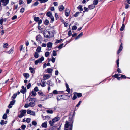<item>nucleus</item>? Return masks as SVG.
<instances>
[{
    "instance_id": "obj_8",
    "label": "nucleus",
    "mask_w": 130,
    "mask_h": 130,
    "mask_svg": "<svg viewBox=\"0 0 130 130\" xmlns=\"http://www.w3.org/2000/svg\"><path fill=\"white\" fill-rule=\"evenodd\" d=\"M42 37L40 35H37L36 36V40L38 41L41 42L42 40Z\"/></svg>"
},
{
    "instance_id": "obj_64",
    "label": "nucleus",
    "mask_w": 130,
    "mask_h": 130,
    "mask_svg": "<svg viewBox=\"0 0 130 130\" xmlns=\"http://www.w3.org/2000/svg\"><path fill=\"white\" fill-rule=\"evenodd\" d=\"M26 126L25 125H23L21 126V128L22 129H24L25 128Z\"/></svg>"
},
{
    "instance_id": "obj_37",
    "label": "nucleus",
    "mask_w": 130,
    "mask_h": 130,
    "mask_svg": "<svg viewBox=\"0 0 130 130\" xmlns=\"http://www.w3.org/2000/svg\"><path fill=\"white\" fill-rule=\"evenodd\" d=\"M7 118V115L6 114H4L3 115L2 118L3 119H6Z\"/></svg>"
},
{
    "instance_id": "obj_9",
    "label": "nucleus",
    "mask_w": 130,
    "mask_h": 130,
    "mask_svg": "<svg viewBox=\"0 0 130 130\" xmlns=\"http://www.w3.org/2000/svg\"><path fill=\"white\" fill-rule=\"evenodd\" d=\"M27 112L28 114H30L31 115H32L34 116H35V112L34 111H32L30 110H27Z\"/></svg>"
},
{
    "instance_id": "obj_13",
    "label": "nucleus",
    "mask_w": 130,
    "mask_h": 130,
    "mask_svg": "<svg viewBox=\"0 0 130 130\" xmlns=\"http://www.w3.org/2000/svg\"><path fill=\"white\" fill-rule=\"evenodd\" d=\"M123 49V47H122V43H121V44L120 45L119 48L118 50L117 53L118 54H119L120 52L122 51Z\"/></svg>"
},
{
    "instance_id": "obj_16",
    "label": "nucleus",
    "mask_w": 130,
    "mask_h": 130,
    "mask_svg": "<svg viewBox=\"0 0 130 130\" xmlns=\"http://www.w3.org/2000/svg\"><path fill=\"white\" fill-rule=\"evenodd\" d=\"M47 121L43 123L41 125L43 127L47 128Z\"/></svg>"
},
{
    "instance_id": "obj_31",
    "label": "nucleus",
    "mask_w": 130,
    "mask_h": 130,
    "mask_svg": "<svg viewBox=\"0 0 130 130\" xmlns=\"http://www.w3.org/2000/svg\"><path fill=\"white\" fill-rule=\"evenodd\" d=\"M29 69L31 73H34V70L32 67H30Z\"/></svg>"
},
{
    "instance_id": "obj_42",
    "label": "nucleus",
    "mask_w": 130,
    "mask_h": 130,
    "mask_svg": "<svg viewBox=\"0 0 130 130\" xmlns=\"http://www.w3.org/2000/svg\"><path fill=\"white\" fill-rule=\"evenodd\" d=\"M26 89H23L21 91V92L23 94L25 93L26 92Z\"/></svg>"
},
{
    "instance_id": "obj_34",
    "label": "nucleus",
    "mask_w": 130,
    "mask_h": 130,
    "mask_svg": "<svg viewBox=\"0 0 130 130\" xmlns=\"http://www.w3.org/2000/svg\"><path fill=\"white\" fill-rule=\"evenodd\" d=\"M82 6L81 5L79 6L77 8L78 9H80V11H82L83 10V9L82 8Z\"/></svg>"
},
{
    "instance_id": "obj_17",
    "label": "nucleus",
    "mask_w": 130,
    "mask_h": 130,
    "mask_svg": "<svg viewBox=\"0 0 130 130\" xmlns=\"http://www.w3.org/2000/svg\"><path fill=\"white\" fill-rule=\"evenodd\" d=\"M95 7V6L93 4H92L88 6V8L90 9H94Z\"/></svg>"
},
{
    "instance_id": "obj_30",
    "label": "nucleus",
    "mask_w": 130,
    "mask_h": 130,
    "mask_svg": "<svg viewBox=\"0 0 130 130\" xmlns=\"http://www.w3.org/2000/svg\"><path fill=\"white\" fill-rule=\"evenodd\" d=\"M23 75L24 77L26 78L29 77V74L27 73H25Z\"/></svg>"
},
{
    "instance_id": "obj_3",
    "label": "nucleus",
    "mask_w": 130,
    "mask_h": 130,
    "mask_svg": "<svg viewBox=\"0 0 130 130\" xmlns=\"http://www.w3.org/2000/svg\"><path fill=\"white\" fill-rule=\"evenodd\" d=\"M53 96V94L52 93H50V94H48L47 95L45 98L44 99H43L42 98H41V100L42 101H44L50 98H51Z\"/></svg>"
},
{
    "instance_id": "obj_1",
    "label": "nucleus",
    "mask_w": 130,
    "mask_h": 130,
    "mask_svg": "<svg viewBox=\"0 0 130 130\" xmlns=\"http://www.w3.org/2000/svg\"><path fill=\"white\" fill-rule=\"evenodd\" d=\"M73 123V120L71 124L67 121H66L64 125V130H72Z\"/></svg>"
},
{
    "instance_id": "obj_53",
    "label": "nucleus",
    "mask_w": 130,
    "mask_h": 130,
    "mask_svg": "<svg viewBox=\"0 0 130 130\" xmlns=\"http://www.w3.org/2000/svg\"><path fill=\"white\" fill-rule=\"evenodd\" d=\"M56 98L57 100L58 101L59 100H60L61 99V98L60 97V95H58L56 96Z\"/></svg>"
},
{
    "instance_id": "obj_21",
    "label": "nucleus",
    "mask_w": 130,
    "mask_h": 130,
    "mask_svg": "<svg viewBox=\"0 0 130 130\" xmlns=\"http://www.w3.org/2000/svg\"><path fill=\"white\" fill-rule=\"evenodd\" d=\"M36 94L35 92L33 91H32L30 93V95L31 96H36Z\"/></svg>"
},
{
    "instance_id": "obj_60",
    "label": "nucleus",
    "mask_w": 130,
    "mask_h": 130,
    "mask_svg": "<svg viewBox=\"0 0 130 130\" xmlns=\"http://www.w3.org/2000/svg\"><path fill=\"white\" fill-rule=\"evenodd\" d=\"M79 12H76L74 15V16L75 17H77L79 14Z\"/></svg>"
},
{
    "instance_id": "obj_36",
    "label": "nucleus",
    "mask_w": 130,
    "mask_h": 130,
    "mask_svg": "<svg viewBox=\"0 0 130 130\" xmlns=\"http://www.w3.org/2000/svg\"><path fill=\"white\" fill-rule=\"evenodd\" d=\"M75 93H76L77 96L78 97H80L82 96V94L80 93H77L76 92H75Z\"/></svg>"
},
{
    "instance_id": "obj_56",
    "label": "nucleus",
    "mask_w": 130,
    "mask_h": 130,
    "mask_svg": "<svg viewBox=\"0 0 130 130\" xmlns=\"http://www.w3.org/2000/svg\"><path fill=\"white\" fill-rule=\"evenodd\" d=\"M119 59L118 58L117 61L116 62L117 64V67H119Z\"/></svg>"
},
{
    "instance_id": "obj_20",
    "label": "nucleus",
    "mask_w": 130,
    "mask_h": 130,
    "mask_svg": "<svg viewBox=\"0 0 130 130\" xmlns=\"http://www.w3.org/2000/svg\"><path fill=\"white\" fill-rule=\"evenodd\" d=\"M59 11H61L64 9V7L63 5L59 6Z\"/></svg>"
},
{
    "instance_id": "obj_51",
    "label": "nucleus",
    "mask_w": 130,
    "mask_h": 130,
    "mask_svg": "<svg viewBox=\"0 0 130 130\" xmlns=\"http://www.w3.org/2000/svg\"><path fill=\"white\" fill-rule=\"evenodd\" d=\"M77 28V27L75 26H73L72 28V29L73 30H76Z\"/></svg>"
},
{
    "instance_id": "obj_54",
    "label": "nucleus",
    "mask_w": 130,
    "mask_h": 130,
    "mask_svg": "<svg viewBox=\"0 0 130 130\" xmlns=\"http://www.w3.org/2000/svg\"><path fill=\"white\" fill-rule=\"evenodd\" d=\"M38 2L37 1H36L34 3L33 5L34 6H36L38 5Z\"/></svg>"
},
{
    "instance_id": "obj_11",
    "label": "nucleus",
    "mask_w": 130,
    "mask_h": 130,
    "mask_svg": "<svg viewBox=\"0 0 130 130\" xmlns=\"http://www.w3.org/2000/svg\"><path fill=\"white\" fill-rule=\"evenodd\" d=\"M15 102V100H14L11 101L10 102V104L8 106V108H11L12 107V105L14 104Z\"/></svg>"
},
{
    "instance_id": "obj_57",
    "label": "nucleus",
    "mask_w": 130,
    "mask_h": 130,
    "mask_svg": "<svg viewBox=\"0 0 130 130\" xmlns=\"http://www.w3.org/2000/svg\"><path fill=\"white\" fill-rule=\"evenodd\" d=\"M55 17L56 19V20L57 19H58L59 17H58V15L57 14V13H55Z\"/></svg>"
},
{
    "instance_id": "obj_35",
    "label": "nucleus",
    "mask_w": 130,
    "mask_h": 130,
    "mask_svg": "<svg viewBox=\"0 0 130 130\" xmlns=\"http://www.w3.org/2000/svg\"><path fill=\"white\" fill-rule=\"evenodd\" d=\"M77 98V95L75 93V92L74 93V95L73 97L72 98V99L73 100H75Z\"/></svg>"
},
{
    "instance_id": "obj_15",
    "label": "nucleus",
    "mask_w": 130,
    "mask_h": 130,
    "mask_svg": "<svg viewBox=\"0 0 130 130\" xmlns=\"http://www.w3.org/2000/svg\"><path fill=\"white\" fill-rule=\"evenodd\" d=\"M46 83L45 82L41 80L40 83V85L42 87H44L46 85Z\"/></svg>"
},
{
    "instance_id": "obj_45",
    "label": "nucleus",
    "mask_w": 130,
    "mask_h": 130,
    "mask_svg": "<svg viewBox=\"0 0 130 130\" xmlns=\"http://www.w3.org/2000/svg\"><path fill=\"white\" fill-rule=\"evenodd\" d=\"M34 91L35 92H38V91H39V89L37 87H35L34 88Z\"/></svg>"
},
{
    "instance_id": "obj_7",
    "label": "nucleus",
    "mask_w": 130,
    "mask_h": 130,
    "mask_svg": "<svg viewBox=\"0 0 130 130\" xmlns=\"http://www.w3.org/2000/svg\"><path fill=\"white\" fill-rule=\"evenodd\" d=\"M21 113L20 114L18 115V117L21 118L24 116V115L26 113V111L25 110H22L20 111Z\"/></svg>"
},
{
    "instance_id": "obj_22",
    "label": "nucleus",
    "mask_w": 130,
    "mask_h": 130,
    "mask_svg": "<svg viewBox=\"0 0 130 130\" xmlns=\"http://www.w3.org/2000/svg\"><path fill=\"white\" fill-rule=\"evenodd\" d=\"M52 43L50 42L48 43L47 44V46L48 48H51L52 46Z\"/></svg>"
},
{
    "instance_id": "obj_44",
    "label": "nucleus",
    "mask_w": 130,
    "mask_h": 130,
    "mask_svg": "<svg viewBox=\"0 0 130 130\" xmlns=\"http://www.w3.org/2000/svg\"><path fill=\"white\" fill-rule=\"evenodd\" d=\"M32 125H34V126L36 125H37V122L35 121H33L32 122Z\"/></svg>"
},
{
    "instance_id": "obj_55",
    "label": "nucleus",
    "mask_w": 130,
    "mask_h": 130,
    "mask_svg": "<svg viewBox=\"0 0 130 130\" xmlns=\"http://www.w3.org/2000/svg\"><path fill=\"white\" fill-rule=\"evenodd\" d=\"M51 60L53 63H54L55 61V59L54 58L52 57Z\"/></svg>"
},
{
    "instance_id": "obj_46",
    "label": "nucleus",
    "mask_w": 130,
    "mask_h": 130,
    "mask_svg": "<svg viewBox=\"0 0 130 130\" xmlns=\"http://www.w3.org/2000/svg\"><path fill=\"white\" fill-rule=\"evenodd\" d=\"M50 53L48 52H46L45 54V55L46 57H47L49 55Z\"/></svg>"
},
{
    "instance_id": "obj_26",
    "label": "nucleus",
    "mask_w": 130,
    "mask_h": 130,
    "mask_svg": "<svg viewBox=\"0 0 130 130\" xmlns=\"http://www.w3.org/2000/svg\"><path fill=\"white\" fill-rule=\"evenodd\" d=\"M98 3V0H94L93 2V5H97Z\"/></svg>"
},
{
    "instance_id": "obj_40",
    "label": "nucleus",
    "mask_w": 130,
    "mask_h": 130,
    "mask_svg": "<svg viewBox=\"0 0 130 130\" xmlns=\"http://www.w3.org/2000/svg\"><path fill=\"white\" fill-rule=\"evenodd\" d=\"M38 94L40 96H42L44 95L43 93L41 92H38Z\"/></svg>"
},
{
    "instance_id": "obj_2",
    "label": "nucleus",
    "mask_w": 130,
    "mask_h": 130,
    "mask_svg": "<svg viewBox=\"0 0 130 130\" xmlns=\"http://www.w3.org/2000/svg\"><path fill=\"white\" fill-rule=\"evenodd\" d=\"M60 119L59 117H56L53 119L52 121H50L49 122V124L51 126H53L54 125V124L56 122L58 121Z\"/></svg>"
},
{
    "instance_id": "obj_29",
    "label": "nucleus",
    "mask_w": 130,
    "mask_h": 130,
    "mask_svg": "<svg viewBox=\"0 0 130 130\" xmlns=\"http://www.w3.org/2000/svg\"><path fill=\"white\" fill-rule=\"evenodd\" d=\"M46 15L48 17H50L52 16L51 12H47Z\"/></svg>"
},
{
    "instance_id": "obj_39",
    "label": "nucleus",
    "mask_w": 130,
    "mask_h": 130,
    "mask_svg": "<svg viewBox=\"0 0 130 130\" xmlns=\"http://www.w3.org/2000/svg\"><path fill=\"white\" fill-rule=\"evenodd\" d=\"M39 18L38 17H35L34 18V20L36 22H37L39 21Z\"/></svg>"
},
{
    "instance_id": "obj_27",
    "label": "nucleus",
    "mask_w": 130,
    "mask_h": 130,
    "mask_svg": "<svg viewBox=\"0 0 130 130\" xmlns=\"http://www.w3.org/2000/svg\"><path fill=\"white\" fill-rule=\"evenodd\" d=\"M41 50V47H38L36 49V51L38 52H40Z\"/></svg>"
},
{
    "instance_id": "obj_23",
    "label": "nucleus",
    "mask_w": 130,
    "mask_h": 130,
    "mask_svg": "<svg viewBox=\"0 0 130 130\" xmlns=\"http://www.w3.org/2000/svg\"><path fill=\"white\" fill-rule=\"evenodd\" d=\"M53 70V69H52L51 68H49L47 69V72L49 73H52Z\"/></svg>"
},
{
    "instance_id": "obj_32",
    "label": "nucleus",
    "mask_w": 130,
    "mask_h": 130,
    "mask_svg": "<svg viewBox=\"0 0 130 130\" xmlns=\"http://www.w3.org/2000/svg\"><path fill=\"white\" fill-rule=\"evenodd\" d=\"M46 112L48 113L52 114L53 113V111L51 110H46Z\"/></svg>"
},
{
    "instance_id": "obj_61",
    "label": "nucleus",
    "mask_w": 130,
    "mask_h": 130,
    "mask_svg": "<svg viewBox=\"0 0 130 130\" xmlns=\"http://www.w3.org/2000/svg\"><path fill=\"white\" fill-rule=\"evenodd\" d=\"M25 9L24 8H22L20 9V12H21L23 13L24 12Z\"/></svg>"
},
{
    "instance_id": "obj_18",
    "label": "nucleus",
    "mask_w": 130,
    "mask_h": 130,
    "mask_svg": "<svg viewBox=\"0 0 130 130\" xmlns=\"http://www.w3.org/2000/svg\"><path fill=\"white\" fill-rule=\"evenodd\" d=\"M7 122V121H4V120H2L1 121L0 124L1 125H2L6 124Z\"/></svg>"
},
{
    "instance_id": "obj_58",
    "label": "nucleus",
    "mask_w": 130,
    "mask_h": 130,
    "mask_svg": "<svg viewBox=\"0 0 130 130\" xmlns=\"http://www.w3.org/2000/svg\"><path fill=\"white\" fill-rule=\"evenodd\" d=\"M13 49H11L8 52L9 54H11L12 53H13Z\"/></svg>"
},
{
    "instance_id": "obj_63",
    "label": "nucleus",
    "mask_w": 130,
    "mask_h": 130,
    "mask_svg": "<svg viewBox=\"0 0 130 130\" xmlns=\"http://www.w3.org/2000/svg\"><path fill=\"white\" fill-rule=\"evenodd\" d=\"M82 102V101H79L78 103L76 105V107H78L80 105L81 103Z\"/></svg>"
},
{
    "instance_id": "obj_24",
    "label": "nucleus",
    "mask_w": 130,
    "mask_h": 130,
    "mask_svg": "<svg viewBox=\"0 0 130 130\" xmlns=\"http://www.w3.org/2000/svg\"><path fill=\"white\" fill-rule=\"evenodd\" d=\"M29 106L31 107H33L35 105V104L33 102H31L29 103Z\"/></svg>"
},
{
    "instance_id": "obj_33",
    "label": "nucleus",
    "mask_w": 130,
    "mask_h": 130,
    "mask_svg": "<svg viewBox=\"0 0 130 130\" xmlns=\"http://www.w3.org/2000/svg\"><path fill=\"white\" fill-rule=\"evenodd\" d=\"M39 57V54L37 52H35L34 54V57L36 58H38Z\"/></svg>"
},
{
    "instance_id": "obj_52",
    "label": "nucleus",
    "mask_w": 130,
    "mask_h": 130,
    "mask_svg": "<svg viewBox=\"0 0 130 130\" xmlns=\"http://www.w3.org/2000/svg\"><path fill=\"white\" fill-rule=\"evenodd\" d=\"M31 84L30 83H29V84L27 86V89H29L31 87Z\"/></svg>"
},
{
    "instance_id": "obj_38",
    "label": "nucleus",
    "mask_w": 130,
    "mask_h": 130,
    "mask_svg": "<svg viewBox=\"0 0 130 130\" xmlns=\"http://www.w3.org/2000/svg\"><path fill=\"white\" fill-rule=\"evenodd\" d=\"M49 21L47 19H46L44 22V24L46 25H47L49 23Z\"/></svg>"
},
{
    "instance_id": "obj_4",
    "label": "nucleus",
    "mask_w": 130,
    "mask_h": 130,
    "mask_svg": "<svg viewBox=\"0 0 130 130\" xmlns=\"http://www.w3.org/2000/svg\"><path fill=\"white\" fill-rule=\"evenodd\" d=\"M44 60V58L43 57H42L36 60L35 62V64L37 65L38 63H40Z\"/></svg>"
},
{
    "instance_id": "obj_14",
    "label": "nucleus",
    "mask_w": 130,
    "mask_h": 130,
    "mask_svg": "<svg viewBox=\"0 0 130 130\" xmlns=\"http://www.w3.org/2000/svg\"><path fill=\"white\" fill-rule=\"evenodd\" d=\"M50 77V75L49 74H45L43 76V78L44 80H46L48 79Z\"/></svg>"
},
{
    "instance_id": "obj_50",
    "label": "nucleus",
    "mask_w": 130,
    "mask_h": 130,
    "mask_svg": "<svg viewBox=\"0 0 130 130\" xmlns=\"http://www.w3.org/2000/svg\"><path fill=\"white\" fill-rule=\"evenodd\" d=\"M41 3H45L47 1H48V0H39Z\"/></svg>"
},
{
    "instance_id": "obj_62",
    "label": "nucleus",
    "mask_w": 130,
    "mask_h": 130,
    "mask_svg": "<svg viewBox=\"0 0 130 130\" xmlns=\"http://www.w3.org/2000/svg\"><path fill=\"white\" fill-rule=\"evenodd\" d=\"M84 9L85 11H83V12H85V11H88V8L85 7H84Z\"/></svg>"
},
{
    "instance_id": "obj_6",
    "label": "nucleus",
    "mask_w": 130,
    "mask_h": 130,
    "mask_svg": "<svg viewBox=\"0 0 130 130\" xmlns=\"http://www.w3.org/2000/svg\"><path fill=\"white\" fill-rule=\"evenodd\" d=\"M9 0H0L1 3L4 6H6L9 3Z\"/></svg>"
},
{
    "instance_id": "obj_47",
    "label": "nucleus",
    "mask_w": 130,
    "mask_h": 130,
    "mask_svg": "<svg viewBox=\"0 0 130 130\" xmlns=\"http://www.w3.org/2000/svg\"><path fill=\"white\" fill-rule=\"evenodd\" d=\"M31 121V119L30 118H27L26 119V122L28 123H29Z\"/></svg>"
},
{
    "instance_id": "obj_5",
    "label": "nucleus",
    "mask_w": 130,
    "mask_h": 130,
    "mask_svg": "<svg viewBox=\"0 0 130 130\" xmlns=\"http://www.w3.org/2000/svg\"><path fill=\"white\" fill-rule=\"evenodd\" d=\"M43 35L44 37L47 38H50V32L47 31V30H45L44 31Z\"/></svg>"
},
{
    "instance_id": "obj_48",
    "label": "nucleus",
    "mask_w": 130,
    "mask_h": 130,
    "mask_svg": "<svg viewBox=\"0 0 130 130\" xmlns=\"http://www.w3.org/2000/svg\"><path fill=\"white\" fill-rule=\"evenodd\" d=\"M53 54L54 56H56L57 55V53H56V51L55 50H53Z\"/></svg>"
},
{
    "instance_id": "obj_12",
    "label": "nucleus",
    "mask_w": 130,
    "mask_h": 130,
    "mask_svg": "<svg viewBox=\"0 0 130 130\" xmlns=\"http://www.w3.org/2000/svg\"><path fill=\"white\" fill-rule=\"evenodd\" d=\"M47 83L48 86H53L54 84L53 82L51 81L50 80H49L47 82Z\"/></svg>"
},
{
    "instance_id": "obj_43",
    "label": "nucleus",
    "mask_w": 130,
    "mask_h": 130,
    "mask_svg": "<svg viewBox=\"0 0 130 130\" xmlns=\"http://www.w3.org/2000/svg\"><path fill=\"white\" fill-rule=\"evenodd\" d=\"M8 46V44L7 43L4 44L3 46V47L5 48H7Z\"/></svg>"
},
{
    "instance_id": "obj_25",
    "label": "nucleus",
    "mask_w": 130,
    "mask_h": 130,
    "mask_svg": "<svg viewBox=\"0 0 130 130\" xmlns=\"http://www.w3.org/2000/svg\"><path fill=\"white\" fill-rule=\"evenodd\" d=\"M125 27V25L124 23L122 24V25L121 27L120 30L121 31H123L124 30V29Z\"/></svg>"
},
{
    "instance_id": "obj_10",
    "label": "nucleus",
    "mask_w": 130,
    "mask_h": 130,
    "mask_svg": "<svg viewBox=\"0 0 130 130\" xmlns=\"http://www.w3.org/2000/svg\"><path fill=\"white\" fill-rule=\"evenodd\" d=\"M63 91H57L56 90H54L53 91L52 93L53 94H54L55 95H57L58 94H61V93L63 92Z\"/></svg>"
},
{
    "instance_id": "obj_49",
    "label": "nucleus",
    "mask_w": 130,
    "mask_h": 130,
    "mask_svg": "<svg viewBox=\"0 0 130 130\" xmlns=\"http://www.w3.org/2000/svg\"><path fill=\"white\" fill-rule=\"evenodd\" d=\"M63 43L61 44L58 46V48L59 49H61L62 48V46H63Z\"/></svg>"
},
{
    "instance_id": "obj_19",
    "label": "nucleus",
    "mask_w": 130,
    "mask_h": 130,
    "mask_svg": "<svg viewBox=\"0 0 130 130\" xmlns=\"http://www.w3.org/2000/svg\"><path fill=\"white\" fill-rule=\"evenodd\" d=\"M65 15L66 16H68L69 14V10L66 9L65 10Z\"/></svg>"
},
{
    "instance_id": "obj_41",
    "label": "nucleus",
    "mask_w": 130,
    "mask_h": 130,
    "mask_svg": "<svg viewBox=\"0 0 130 130\" xmlns=\"http://www.w3.org/2000/svg\"><path fill=\"white\" fill-rule=\"evenodd\" d=\"M126 1L125 2V9H127L129 7V4L126 3Z\"/></svg>"
},
{
    "instance_id": "obj_59",
    "label": "nucleus",
    "mask_w": 130,
    "mask_h": 130,
    "mask_svg": "<svg viewBox=\"0 0 130 130\" xmlns=\"http://www.w3.org/2000/svg\"><path fill=\"white\" fill-rule=\"evenodd\" d=\"M62 39H61L59 40H57L56 42V43H58L60 42H61L62 41Z\"/></svg>"
},
{
    "instance_id": "obj_28",
    "label": "nucleus",
    "mask_w": 130,
    "mask_h": 130,
    "mask_svg": "<svg viewBox=\"0 0 130 130\" xmlns=\"http://www.w3.org/2000/svg\"><path fill=\"white\" fill-rule=\"evenodd\" d=\"M30 98L29 99V101H34L35 102H36V99L35 98H29V96L28 97V99Z\"/></svg>"
}]
</instances>
